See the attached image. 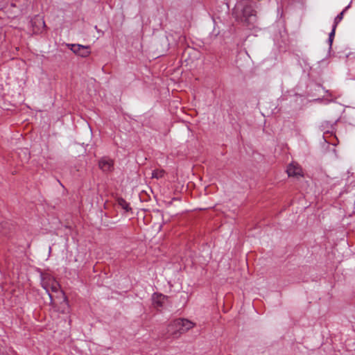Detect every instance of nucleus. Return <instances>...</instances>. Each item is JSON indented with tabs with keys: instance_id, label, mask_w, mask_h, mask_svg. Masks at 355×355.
<instances>
[{
	"instance_id": "6",
	"label": "nucleus",
	"mask_w": 355,
	"mask_h": 355,
	"mask_svg": "<svg viewBox=\"0 0 355 355\" xmlns=\"http://www.w3.org/2000/svg\"><path fill=\"white\" fill-rule=\"evenodd\" d=\"M286 172L289 177L296 178L303 177V171L301 166L295 162H292L288 166Z\"/></svg>"
},
{
	"instance_id": "3",
	"label": "nucleus",
	"mask_w": 355,
	"mask_h": 355,
	"mask_svg": "<svg viewBox=\"0 0 355 355\" xmlns=\"http://www.w3.org/2000/svg\"><path fill=\"white\" fill-rule=\"evenodd\" d=\"M42 287L46 290V293L49 294L51 300L52 301L53 296L50 293V292L58 293L60 286L58 282L52 277L48 275L43 278L42 280Z\"/></svg>"
},
{
	"instance_id": "8",
	"label": "nucleus",
	"mask_w": 355,
	"mask_h": 355,
	"mask_svg": "<svg viewBox=\"0 0 355 355\" xmlns=\"http://www.w3.org/2000/svg\"><path fill=\"white\" fill-rule=\"evenodd\" d=\"M165 171L163 169H155L152 172V178L160 179L165 175Z\"/></svg>"
},
{
	"instance_id": "12",
	"label": "nucleus",
	"mask_w": 355,
	"mask_h": 355,
	"mask_svg": "<svg viewBox=\"0 0 355 355\" xmlns=\"http://www.w3.org/2000/svg\"><path fill=\"white\" fill-rule=\"evenodd\" d=\"M333 41H334V39L328 38V42H329V46H330V47H331V45H332Z\"/></svg>"
},
{
	"instance_id": "1",
	"label": "nucleus",
	"mask_w": 355,
	"mask_h": 355,
	"mask_svg": "<svg viewBox=\"0 0 355 355\" xmlns=\"http://www.w3.org/2000/svg\"><path fill=\"white\" fill-rule=\"evenodd\" d=\"M241 3H239L236 4L234 14L235 15L237 20H240L243 24L248 26L249 28H252L254 27L255 23L257 21V16L256 12L250 6H244L241 10V16L240 17L238 14V11L240 8Z\"/></svg>"
},
{
	"instance_id": "2",
	"label": "nucleus",
	"mask_w": 355,
	"mask_h": 355,
	"mask_svg": "<svg viewBox=\"0 0 355 355\" xmlns=\"http://www.w3.org/2000/svg\"><path fill=\"white\" fill-rule=\"evenodd\" d=\"M194 323L187 319L178 318L170 323L168 332L173 337L178 338L194 327Z\"/></svg>"
},
{
	"instance_id": "5",
	"label": "nucleus",
	"mask_w": 355,
	"mask_h": 355,
	"mask_svg": "<svg viewBox=\"0 0 355 355\" xmlns=\"http://www.w3.org/2000/svg\"><path fill=\"white\" fill-rule=\"evenodd\" d=\"M98 167L104 173L112 172L114 170V161L107 157H103L98 161Z\"/></svg>"
},
{
	"instance_id": "9",
	"label": "nucleus",
	"mask_w": 355,
	"mask_h": 355,
	"mask_svg": "<svg viewBox=\"0 0 355 355\" xmlns=\"http://www.w3.org/2000/svg\"><path fill=\"white\" fill-rule=\"evenodd\" d=\"M119 204L123 209H125L127 211H128L130 209L129 204L122 198L119 200Z\"/></svg>"
},
{
	"instance_id": "4",
	"label": "nucleus",
	"mask_w": 355,
	"mask_h": 355,
	"mask_svg": "<svg viewBox=\"0 0 355 355\" xmlns=\"http://www.w3.org/2000/svg\"><path fill=\"white\" fill-rule=\"evenodd\" d=\"M67 46L75 54L83 58L89 56L91 53L89 46L81 44H67Z\"/></svg>"
},
{
	"instance_id": "7",
	"label": "nucleus",
	"mask_w": 355,
	"mask_h": 355,
	"mask_svg": "<svg viewBox=\"0 0 355 355\" xmlns=\"http://www.w3.org/2000/svg\"><path fill=\"white\" fill-rule=\"evenodd\" d=\"M350 4L347 6L334 19L333 26L337 27L338 24L343 20L345 12L349 9Z\"/></svg>"
},
{
	"instance_id": "10",
	"label": "nucleus",
	"mask_w": 355,
	"mask_h": 355,
	"mask_svg": "<svg viewBox=\"0 0 355 355\" xmlns=\"http://www.w3.org/2000/svg\"><path fill=\"white\" fill-rule=\"evenodd\" d=\"M164 296L162 295H160L157 297V299H154V303L156 305L157 307H161L163 304V300L164 299Z\"/></svg>"
},
{
	"instance_id": "11",
	"label": "nucleus",
	"mask_w": 355,
	"mask_h": 355,
	"mask_svg": "<svg viewBox=\"0 0 355 355\" xmlns=\"http://www.w3.org/2000/svg\"><path fill=\"white\" fill-rule=\"evenodd\" d=\"M336 27L332 26V30L329 35V38L334 39Z\"/></svg>"
}]
</instances>
